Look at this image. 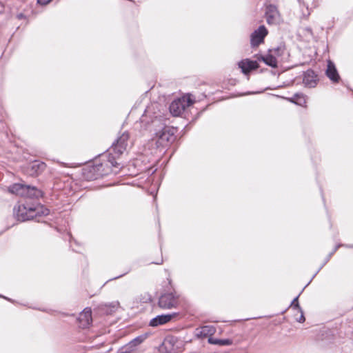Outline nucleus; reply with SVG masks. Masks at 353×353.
<instances>
[{
  "label": "nucleus",
  "instance_id": "8",
  "mask_svg": "<svg viewBox=\"0 0 353 353\" xmlns=\"http://www.w3.org/2000/svg\"><path fill=\"white\" fill-rule=\"evenodd\" d=\"M319 81L317 74L312 70H306L303 74V83L309 88H315Z\"/></svg>",
  "mask_w": 353,
  "mask_h": 353
},
{
  "label": "nucleus",
  "instance_id": "19",
  "mask_svg": "<svg viewBox=\"0 0 353 353\" xmlns=\"http://www.w3.org/2000/svg\"><path fill=\"white\" fill-rule=\"evenodd\" d=\"M290 101L299 105L303 106L306 103L305 96L303 94L296 93L290 99Z\"/></svg>",
  "mask_w": 353,
  "mask_h": 353
},
{
  "label": "nucleus",
  "instance_id": "13",
  "mask_svg": "<svg viewBox=\"0 0 353 353\" xmlns=\"http://www.w3.org/2000/svg\"><path fill=\"white\" fill-rule=\"evenodd\" d=\"M78 319L81 323V326L83 328L88 327L92 321L91 309L88 307L84 309V310L80 313Z\"/></svg>",
  "mask_w": 353,
  "mask_h": 353
},
{
  "label": "nucleus",
  "instance_id": "29",
  "mask_svg": "<svg viewBox=\"0 0 353 353\" xmlns=\"http://www.w3.org/2000/svg\"><path fill=\"white\" fill-rule=\"evenodd\" d=\"M124 274H121V275H119V276H116V277H114L113 279H116L120 278V277L123 276Z\"/></svg>",
  "mask_w": 353,
  "mask_h": 353
},
{
  "label": "nucleus",
  "instance_id": "4",
  "mask_svg": "<svg viewBox=\"0 0 353 353\" xmlns=\"http://www.w3.org/2000/svg\"><path fill=\"white\" fill-rule=\"evenodd\" d=\"M193 103L190 97H183L173 101L170 105V112L175 117L181 115L184 110Z\"/></svg>",
  "mask_w": 353,
  "mask_h": 353
},
{
  "label": "nucleus",
  "instance_id": "7",
  "mask_svg": "<svg viewBox=\"0 0 353 353\" xmlns=\"http://www.w3.org/2000/svg\"><path fill=\"white\" fill-rule=\"evenodd\" d=\"M265 17L267 23L270 25L277 24L280 21V14L274 5L270 4L266 7Z\"/></svg>",
  "mask_w": 353,
  "mask_h": 353
},
{
  "label": "nucleus",
  "instance_id": "22",
  "mask_svg": "<svg viewBox=\"0 0 353 353\" xmlns=\"http://www.w3.org/2000/svg\"><path fill=\"white\" fill-rule=\"evenodd\" d=\"M298 299H299V296H297L296 297H295L293 299V301H292V303H291V307L293 309L296 310L298 312H301V308L299 305Z\"/></svg>",
  "mask_w": 353,
  "mask_h": 353
},
{
  "label": "nucleus",
  "instance_id": "11",
  "mask_svg": "<svg viewBox=\"0 0 353 353\" xmlns=\"http://www.w3.org/2000/svg\"><path fill=\"white\" fill-rule=\"evenodd\" d=\"M239 68L241 69V72L248 74L250 71L258 68L259 64L256 61L244 59L239 62Z\"/></svg>",
  "mask_w": 353,
  "mask_h": 353
},
{
  "label": "nucleus",
  "instance_id": "6",
  "mask_svg": "<svg viewBox=\"0 0 353 353\" xmlns=\"http://www.w3.org/2000/svg\"><path fill=\"white\" fill-rule=\"evenodd\" d=\"M268 32V30L265 26H260L259 28L254 30L251 34L250 43L252 46L256 47L262 43Z\"/></svg>",
  "mask_w": 353,
  "mask_h": 353
},
{
  "label": "nucleus",
  "instance_id": "9",
  "mask_svg": "<svg viewBox=\"0 0 353 353\" xmlns=\"http://www.w3.org/2000/svg\"><path fill=\"white\" fill-rule=\"evenodd\" d=\"M176 316V313L175 312L158 315L150 320L149 325L151 327H158L159 325H165L171 321V320Z\"/></svg>",
  "mask_w": 353,
  "mask_h": 353
},
{
  "label": "nucleus",
  "instance_id": "30",
  "mask_svg": "<svg viewBox=\"0 0 353 353\" xmlns=\"http://www.w3.org/2000/svg\"><path fill=\"white\" fill-rule=\"evenodd\" d=\"M163 260H161L160 262H155L156 264H161L162 263Z\"/></svg>",
  "mask_w": 353,
  "mask_h": 353
},
{
  "label": "nucleus",
  "instance_id": "2",
  "mask_svg": "<svg viewBox=\"0 0 353 353\" xmlns=\"http://www.w3.org/2000/svg\"><path fill=\"white\" fill-rule=\"evenodd\" d=\"M129 134L128 132L123 133L113 143L112 147L108 150V153L104 156L108 158V162L111 164L114 168H118L119 163L116 161L127 149L128 145Z\"/></svg>",
  "mask_w": 353,
  "mask_h": 353
},
{
  "label": "nucleus",
  "instance_id": "1",
  "mask_svg": "<svg viewBox=\"0 0 353 353\" xmlns=\"http://www.w3.org/2000/svg\"><path fill=\"white\" fill-rule=\"evenodd\" d=\"M13 212L18 221H26L39 216H46L50 211L36 201L25 200L14 206Z\"/></svg>",
  "mask_w": 353,
  "mask_h": 353
},
{
  "label": "nucleus",
  "instance_id": "20",
  "mask_svg": "<svg viewBox=\"0 0 353 353\" xmlns=\"http://www.w3.org/2000/svg\"><path fill=\"white\" fill-rule=\"evenodd\" d=\"M208 343L213 345H218L219 346H226L232 344V341L230 339H218L212 337L208 339Z\"/></svg>",
  "mask_w": 353,
  "mask_h": 353
},
{
  "label": "nucleus",
  "instance_id": "27",
  "mask_svg": "<svg viewBox=\"0 0 353 353\" xmlns=\"http://www.w3.org/2000/svg\"><path fill=\"white\" fill-rule=\"evenodd\" d=\"M150 110V107H148V108L145 109V112H144V114H143V116H144V115L147 116V115H148V114L149 113Z\"/></svg>",
  "mask_w": 353,
  "mask_h": 353
},
{
  "label": "nucleus",
  "instance_id": "21",
  "mask_svg": "<svg viewBox=\"0 0 353 353\" xmlns=\"http://www.w3.org/2000/svg\"><path fill=\"white\" fill-rule=\"evenodd\" d=\"M214 332V329L210 326H203L201 330L197 333L198 336L205 337L208 335H212Z\"/></svg>",
  "mask_w": 353,
  "mask_h": 353
},
{
  "label": "nucleus",
  "instance_id": "17",
  "mask_svg": "<svg viewBox=\"0 0 353 353\" xmlns=\"http://www.w3.org/2000/svg\"><path fill=\"white\" fill-rule=\"evenodd\" d=\"M103 166L106 167L107 170H105L104 169H103L101 172L99 173V175L105 176L108 174L110 172L117 173V171H114L112 170V168L113 167L111 165L110 163L108 162V161L105 163H102L100 165H97L96 168H94V170H96L97 169V170L99 172L101 170V168H102Z\"/></svg>",
  "mask_w": 353,
  "mask_h": 353
},
{
  "label": "nucleus",
  "instance_id": "12",
  "mask_svg": "<svg viewBox=\"0 0 353 353\" xmlns=\"http://www.w3.org/2000/svg\"><path fill=\"white\" fill-rule=\"evenodd\" d=\"M46 168V165L44 162L39 161H34L31 163L28 167V173L30 175H39L42 173Z\"/></svg>",
  "mask_w": 353,
  "mask_h": 353
},
{
  "label": "nucleus",
  "instance_id": "3",
  "mask_svg": "<svg viewBox=\"0 0 353 353\" xmlns=\"http://www.w3.org/2000/svg\"><path fill=\"white\" fill-rule=\"evenodd\" d=\"M175 130L169 126H164L161 130L155 133L151 139L150 145H156L157 149L165 148L169 146L175 140Z\"/></svg>",
  "mask_w": 353,
  "mask_h": 353
},
{
  "label": "nucleus",
  "instance_id": "18",
  "mask_svg": "<svg viewBox=\"0 0 353 353\" xmlns=\"http://www.w3.org/2000/svg\"><path fill=\"white\" fill-rule=\"evenodd\" d=\"M269 52L273 57L278 61V59L283 55L285 52V47L284 45L281 44L276 48L269 50Z\"/></svg>",
  "mask_w": 353,
  "mask_h": 353
},
{
  "label": "nucleus",
  "instance_id": "28",
  "mask_svg": "<svg viewBox=\"0 0 353 353\" xmlns=\"http://www.w3.org/2000/svg\"><path fill=\"white\" fill-rule=\"evenodd\" d=\"M340 245H337L335 247V248L334 249L333 252L330 254H332L334 252L336 251V250L339 248Z\"/></svg>",
  "mask_w": 353,
  "mask_h": 353
},
{
  "label": "nucleus",
  "instance_id": "24",
  "mask_svg": "<svg viewBox=\"0 0 353 353\" xmlns=\"http://www.w3.org/2000/svg\"><path fill=\"white\" fill-rule=\"evenodd\" d=\"M119 305V302H113V303H110V305H108V306H110L111 307L110 312H113L116 308H117Z\"/></svg>",
  "mask_w": 353,
  "mask_h": 353
},
{
  "label": "nucleus",
  "instance_id": "26",
  "mask_svg": "<svg viewBox=\"0 0 353 353\" xmlns=\"http://www.w3.org/2000/svg\"><path fill=\"white\" fill-rule=\"evenodd\" d=\"M52 0H37V3L41 5L45 6L48 4Z\"/></svg>",
  "mask_w": 353,
  "mask_h": 353
},
{
  "label": "nucleus",
  "instance_id": "15",
  "mask_svg": "<svg viewBox=\"0 0 353 353\" xmlns=\"http://www.w3.org/2000/svg\"><path fill=\"white\" fill-rule=\"evenodd\" d=\"M28 185L23 183H14L9 187V192L12 194H14L21 196H23L26 194V192L28 191Z\"/></svg>",
  "mask_w": 353,
  "mask_h": 353
},
{
  "label": "nucleus",
  "instance_id": "31",
  "mask_svg": "<svg viewBox=\"0 0 353 353\" xmlns=\"http://www.w3.org/2000/svg\"><path fill=\"white\" fill-rule=\"evenodd\" d=\"M0 296L1 297L2 296L0 295Z\"/></svg>",
  "mask_w": 353,
  "mask_h": 353
},
{
  "label": "nucleus",
  "instance_id": "23",
  "mask_svg": "<svg viewBox=\"0 0 353 353\" xmlns=\"http://www.w3.org/2000/svg\"><path fill=\"white\" fill-rule=\"evenodd\" d=\"M143 341V339L142 337L141 336H139V337H137L136 339H134V340H132L130 344L131 345H139L140 343H141Z\"/></svg>",
  "mask_w": 353,
  "mask_h": 353
},
{
  "label": "nucleus",
  "instance_id": "25",
  "mask_svg": "<svg viewBox=\"0 0 353 353\" xmlns=\"http://www.w3.org/2000/svg\"><path fill=\"white\" fill-rule=\"evenodd\" d=\"M301 313V315H300V317L299 319H297V321L298 322H300V323H302V322H304L305 321V317H304V315H303V310H301V312H299Z\"/></svg>",
  "mask_w": 353,
  "mask_h": 353
},
{
  "label": "nucleus",
  "instance_id": "16",
  "mask_svg": "<svg viewBox=\"0 0 353 353\" xmlns=\"http://www.w3.org/2000/svg\"><path fill=\"white\" fill-rule=\"evenodd\" d=\"M259 60L263 61L266 65L272 68L277 67L278 61L269 51L267 54L261 56L260 58H259Z\"/></svg>",
  "mask_w": 353,
  "mask_h": 353
},
{
  "label": "nucleus",
  "instance_id": "10",
  "mask_svg": "<svg viewBox=\"0 0 353 353\" xmlns=\"http://www.w3.org/2000/svg\"><path fill=\"white\" fill-rule=\"evenodd\" d=\"M325 74L333 83H339L341 79L335 64L330 60L327 61Z\"/></svg>",
  "mask_w": 353,
  "mask_h": 353
},
{
  "label": "nucleus",
  "instance_id": "14",
  "mask_svg": "<svg viewBox=\"0 0 353 353\" xmlns=\"http://www.w3.org/2000/svg\"><path fill=\"white\" fill-rule=\"evenodd\" d=\"M27 187H28V191L26 192V194L23 196L26 198V200L38 199L43 196V192L41 190L32 185H28Z\"/></svg>",
  "mask_w": 353,
  "mask_h": 353
},
{
  "label": "nucleus",
  "instance_id": "5",
  "mask_svg": "<svg viewBox=\"0 0 353 353\" xmlns=\"http://www.w3.org/2000/svg\"><path fill=\"white\" fill-rule=\"evenodd\" d=\"M179 303V296L175 292L165 293L159 299V305L163 309L176 308Z\"/></svg>",
  "mask_w": 353,
  "mask_h": 353
}]
</instances>
